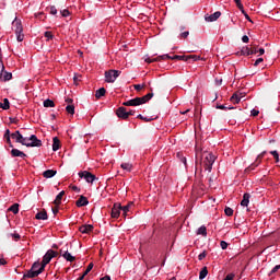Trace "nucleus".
Returning a JSON list of instances; mask_svg holds the SVG:
<instances>
[{"label": "nucleus", "instance_id": "f257e3e1", "mask_svg": "<svg viewBox=\"0 0 280 280\" xmlns=\"http://www.w3.org/2000/svg\"><path fill=\"white\" fill-rule=\"evenodd\" d=\"M203 154H206V156H203ZM195 159H197V161H201L203 170H206L208 173H211L217 156L211 152L208 153V149L205 148L203 143L201 141H197L195 142Z\"/></svg>", "mask_w": 280, "mask_h": 280}, {"label": "nucleus", "instance_id": "f03ea898", "mask_svg": "<svg viewBox=\"0 0 280 280\" xmlns=\"http://www.w3.org/2000/svg\"><path fill=\"white\" fill-rule=\"evenodd\" d=\"M3 139L7 141H40L37 136L28 133L25 129L16 130L11 133L10 129H7L3 133Z\"/></svg>", "mask_w": 280, "mask_h": 280}, {"label": "nucleus", "instance_id": "7ed1b4c3", "mask_svg": "<svg viewBox=\"0 0 280 280\" xmlns=\"http://www.w3.org/2000/svg\"><path fill=\"white\" fill-rule=\"evenodd\" d=\"M44 271H45V266L39 261H35L32 265L31 269L27 270V272L23 275V280L35 279L38 276H40Z\"/></svg>", "mask_w": 280, "mask_h": 280}, {"label": "nucleus", "instance_id": "20e7f679", "mask_svg": "<svg viewBox=\"0 0 280 280\" xmlns=\"http://www.w3.org/2000/svg\"><path fill=\"white\" fill-rule=\"evenodd\" d=\"M152 97H153V90H152V88H150L149 94H147L143 97H136L133 100L127 101V102L122 103V106H140V105H143V104L150 102V100H152Z\"/></svg>", "mask_w": 280, "mask_h": 280}, {"label": "nucleus", "instance_id": "39448f33", "mask_svg": "<svg viewBox=\"0 0 280 280\" xmlns=\"http://www.w3.org/2000/svg\"><path fill=\"white\" fill-rule=\"evenodd\" d=\"M121 71L116 69H109L104 72L106 83H115V81L120 77Z\"/></svg>", "mask_w": 280, "mask_h": 280}, {"label": "nucleus", "instance_id": "423d86ee", "mask_svg": "<svg viewBox=\"0 0 280 280\" xmlns=\"http://www.w3.org/2000/svg\"><path fill=\"white\" fill-rule=\"evenodd\" d=\"M59 254L52 249H48L47 253L44 255L43 260H42V266L44 268L47 267V265L50 262L52 258H56Z\"/></svg>", "mask_w": 280, "mask_h": 280}, {"label": "nucleus", "instance_id": "0eeeda50", "mask_svg": "<svg viewBox=\"0 0 280 280\" xmlns=\"http://www.w3.org/2000/svg\"><path fill=\"white\" fill-rule=\"evenodd\" d=\"M80 178H84L89 184H93L97 179L96 175L92 174L89 171L79 172Z\"/></svg>", "mask_w": 280, "mask_h": 280}, {"label": "nucleus", "instance_id": "6e6552de", "mask_svg": "<svg viewBox=\"0 0 280 280\" xmlns=\"http://www.w3.org/2000/svg\"><path fill=\"white\" fill-rule=\"evenodd\" d=\"M12 28L15 34H23L22 21L15 18L12 22Z\"/></svg>", "mask_w": 280, "mask_h": 280}, {"label": "nucleus", "instance_id": "1a4fd4ad", "mask_svg": "<svg viewBox=\"0 0 280 280\" xmlns=\"http://www.w3.org/2000/svg\"><path fill=\"white\" fill-rule=\"evenodd\" d=\"M122 206L120 203H114L112 211H110V217L113 219H118L121 213Z\"/></svg>", "mask_w": 280, "mask_h": 280}, {"label": "nucleus", "instance_id": "9d476101", "mask_svg": "<svg viewBox=\"0 0 280 280\" xmlns=\"http://www.w3.org/2000/svg\"><path fill=\"white\" fill-rule=\"evenodd\" d=\"M266 154V151H262L260 154H258L256 161L254 163H252L246 171H254L255 168H257V166L261 163V160L264 159Z\"/></svg>", "mask_w": 280, "mask_h": 280}, {"label": "nucleus", "instance_id": "9b49d317", "mask_svg": "<svg viewBox=\"0 0 280 280\" xmlns=\"http://www.w3.org/2000/svg\"><path fill=\"white\" fill-rule=\"evenodd\" d=\"M11 158L15 159V158H20L25 160L27 158V154L19 149L12 148L10 151Z\"/></svg>", "mask_w": 280, "mask_h": 280}, {"label": "nucleus", "instance_id": "f8f14e48", "mask_svg": "<svg viewBox=\"0 0 280 280\" xmlns=\"http://www.w3.org/2000/svg\"><path fill=\"white\" fill-rule=\"evenodd\" d=\"M13 74L12 72L4 71V66H2V70L0 72V81L8 82L12 80Z\"/></svg>", "mask_w": 280, "mask_h": 280}, {"label": "nucleus", "instance_id": "ddd939ff", "mask_svg": "<svg viewBox=\"0 0 280 280\" xmlns=\"http://www.w3.org/2000/svg\"><path fill=\"white\" fill-rule=\"evenodd\" d=\"M116 116L120 119L127 120L128 119V110L126 107H119L116 109Z\"/></svg>", "mask_w": 280, "mask_h": 280}, {"label": "nucleus", "instance_id": "4468645a", "mask_svg": "<svg viewBox=\"0 0 280 280\" xmlns=\"http://www.w3.org/2000/svg\"><path fill=\"white\" fill-rule=\"evenodd\" d=\"M21 143L26 148H40V145H43V142L40 141H32V142L21 141Z\"/></svg>", "mask_w": 280, "mask_h": 280}, {"label": "nucleus", "instance_id": "2eb2a0df", "mask_svg": "<svg viewBox=\"0 0 280 280\" xmlns=\"http://www.w3.org/2000/svg\"><path fill=\"white\" fill-rule=\"evenodd\" d=\"M221 15H222V13H221L220 11L214 12L213 14H210V15H206V22H214V21H217Z\"/></svg>", "mask_w": 280, "mask_h": 280}, {"label": "nucleus", "instance_id": "dca6fc26", "mask_svg": "<svg viewBox=\"0 0 280 280\" xmlns=\"http://www.w3.org/2000/svg\"><path fill=\"white\" fill-rule=\"evenodd\" d=\"M77 207L81 208V207H85L89 205V199L86 197H84V195H81L80 199H78V201L75 202Z\"/></svg>", "mask_w": 280, "mask_h": 280}, {"label": "nucleus", "instance_id": "f3484780", "mask_svg": "<svg viewBox=\"0 0 280 280\" xmlns=\"http://www.w3.org/2000/svg\"><path fill=\"white\" fill-rule=\"evenodd\" d=\"M57 171L56 170H46L43 172V176L46 179L52 178L54 176H56Z\"/></svg>", "mask_w": 280, "mask_h": 280}, {"label": "nucleus", "instance_id": "a211bd4d", "mask_svg": "<svg viewBox=\"0 0 280 280\" xmlns=\"http://www.w3.org/2000/svg\"><path fill=\"white\" fill-rule=\"evenodd\" d=\"M250 202V195L248 192H245L243 195V199L241 201L242 207H248V203Z\"/></svg>", "mask_w": 280, "mask_h": 280}, {"label": "nucleus", "instance_id": "6ab92c4d", "mask_svg": "<svg viewBox=\"0 0 280 280\" xmlns=\"http://www.w3.org/2000/svg\"><path fill=\"white\" fill-rule=\"evenodd\" d=\"M93 225H91V224H88V225H82L80 229H79V231L81 232V233H83V234H89L90 232H92L93 231Z\"/></svg>", "mask_w": 280, "mask_h": 280}, {"label": "nucleus", "instance_id": "aec40b11", "mask_svg": "<svg viewBox=\"0 0 280 280\" xmlns=\"http://www.w3.org/2000/svg\"><path fill=\"white\" fill-rule=\"evenodd\" d=\"M62 257L68 261V262H73L75 261V257H73L68 249L65 250V253L62 254Z\"/></svg>", "mask_w": 280, "mask_h": 280}, {"label": "nucleus", "instance_id": "412c9836", "mask_svg": "<svg viewBox=\"0 0 280 280\" xmlns=\"http://www.w3.org/2000/svg\"><path fill=\"white\" fill-rule=\"evenodd\" d=\"M120 167H121V170H124L128 173H131L132 168H133V164H131V163H121Z\"/></svg>", "mask_w": 280, "mask_h": 280}, {"label": "nucleus", "instance_id": "4be33fe9", "mask_svg": "<svg viewBox=\"0 0 280 280\" xmlns=\"http://www.w3.org/2000/svg\"><path fill=\"white\" fill-rule=\"evenodd\" d=\"M185 62H188L190 60H192L194 62L198 61L201 59L200 56H197V55H185Z\"/></svg>", "mask_w": 280, "mask_h": 280}, {"label": "nucleus", "instance_id": "5701e85b", "mask_svg": "<svg viewBox=\"0 0 280 280\" xmlns=\"http://www.w3.org/2000/svg\"><path fill=\"white\" fill-rule=\"evenodd\" d=\"M230 101L234 104L241 103V97L238 92H234V94L231 96Z\"/></svg>", "mask_w": 280, "mask_h": 280}, {"label": "nucleus", "instance_id": "b1692460", "mask_svg": "<svg viewBox=\"0 0 280 280\" xmlns=\"http://www.w3.org/2000/svg\"><path fill=\"white\" fill-rule=\"evenodd\" d=\"M65 190H61V192H59V195H57V197H56V199H55V201H54V205H56L57 207H59L60 206V203H61V199H62V197L65 196Z\"/></svg>", "mask_w": 280, "mask_h": 280}, {"label": "nucleus", "instance_id": "393cba45", "mask_svg": "<svg viewBox=\"0 0 280 280\" xmlns=\"http://www.w3.org/2000/svg\"><path fill=\"white\" fill-rule=\"evenodd\" d=\"M165 60H171V56L167 54L158 56L156 58H154L153 61L160 62V61H165Z\"/></svg>", "mask_w": 280, "mask_h": 280}, {"label": "nucleus", "instance_id": "a878e982", "mask_svg": "<svg viewBox=\"0 0 280 280\" xmlns=\"http://www.w3.org/2000/svg\"><path fill=\"white\" fill-rule=\"evenodd\" d=\"M106 95V90L105 88H100L98 90H96V100L102 98L103 96Z\"/></svg>", "mask_w": 280, "mask_h": 280}, {"label": "nucleus", "instance_id": "bb28decb", "mask_svg": "<svg viewBox=\"0 0 280 280\" xmlns=\"http://www.w3.org/2000/svg\"><path fill=\"white\" fill-rule=\"evenodd\" d=\"M8 211L14 213V214H18L20 212V205L19 203H14L12 205Z\"/></svg>", "mask_w": 280, "mask_h": 280}, {"label": "nucleus", "instance_id": "cd10ccee", "mask_svg": "<svg viewBox=\"0 0 280 280\" xmlns=\"http://www.w3.org/2000/svg\"><path fill=\"white\" fill-rule=\"evenodd\" d=\"M35 218L37 220H47L48 219L47 211L43 210L42 212H38Z\"/></svg>", "mask_w": 280, "mask_h": 280}, {"label": "nucleus", "instance_id": "c85d7f7f", "mask_svg": "<svg viewBox=\"0 0 280 280\" xmlns=\"http://www.w3.org/2000/svg\"><path fill=\"white\" fill-rule=\"evenodd\" d=\"M0 108L3 110L10 109V101L8 98H3V103H0Z\"/></svg>", "mask_w": 280, "mask_h": 280}, {"label": "nucleus", "instance_id": "c756f323", "mask_svg": "<svg viewBox=\"0 0 280 280\" xmlns=\"http://www.w3.org/2000/svg\"><path fill=\"white\" fill-rule=\"evenodd\" d=\"M208 276V268L203 267V269H201V271H199V280H205Z\"/></svg>", "mask_w": 280, "mask_h": 280}, {"label": "nucleus", "instance_id": "7c9ffc66", "mask_svg": "<svg viewBox=\"0 0 280 280\" xmlns=\"http://www.w3.org/2000/svg\"><path fill=\"white\" fill-rule=\"evenodd\" d=\"M131 206H133V203H128L126 207H121V211H122V215L127 217V213L130 211Z\"/></svg>", "mask_w": 280, "mask_h": 280}, {"label": "nucleus", "instance_id": "2f4dec72", "mask_svg": "<svg viewBox=\"0 0 280 280\" xmlns=\"http://www.w3.org/2000/svg\"><path fill=\"white\" fill-rule=\"evenodd\" d=\"M171 60H178V61H185L186 62V55H184V56H179V55L171 56Z\"/></svg>", "mask_w": 280, "mask_h": 280}, {"label": "nucleus", "instance_id": "473e14b6", "mask_svg": "<svg viewBox=\"0 0 280 280\" xmlns=\"http://www.w3.org/2000/svg\"><path fill=\"white\" fill-rule=\"evenodd\" d=\"M241 55L245 56V57H248L250 56V48L249 47H243L241 49Z\"/></svg>", "mask_w": 280, "mask_h": 280}, {"label": "nucleus", "instance_id": "72a5a7b5", "mask_svg": "<svg viewBox=\"0 0 280 280\" xmlns=\"http://www.w3.org/2000/svg\"><path fill=\"white\" fill-rule=\"evenodd\" d=\"M197 234L207 236V228L202 225L201 228H199V230H197Z\"/></svg>", "mask_w": 280, "mask_h": 280}, {"label": "nucleus", "instance_id": "f704fd0d", "mask_svg": "<svg viewBox=\"0 0 280 280\" xmlns=\"http://www.w3.org/2000/svg\"><path fill=\"white\" fill-rule=\"evenodd\" d=\"M60 148H61V142L60 141H54L52 151L57 152Z\"/></svg>", "mask_w": 280, "mask_h": 280}, {"label": "nucleus", "instance_id": "c9c22d12", "mask_svg": "<svg viewBox=\"0 0 280 280\" xmlns=\"http://www.w3.org/2000/svg\"><path fill=\"white\" fill-rule=\"evenodd\" d=\"M177 159H179L183 162L184 166H187L186 156H184L182 152L177 153Z\"/></svg>", "mask_w": 280, "mask_h": 280}, {"label": "nucleus", "instance_id": "e433bc0d", "mask_svg": "<svg viewBox=\"0 0 280 280\" xmlns=\"http://www.w3.org/2000/svg\"><path fill=\"white\" fill-rule=\"evenodd\" d=\"M44 107L49 108V107H55V103L50 100L44 101Z\"/></svg>", "mask_w": 280, "mask_h": 280}, {"label": "nucleus", "instance_id": "4c0bfd02", "mask_svg": "<svg viewBox=\"0 0 280 280\" xmlns=\"http://www.w3.org/2000/svg\"><path fill=\"white\" fill-rule=\"evenodd\" d=\"M18 43H23L25 35L23 33H15Z\"/></svg>", "mask_w": 280, "mask_h": 280}, {"label": "nucleus", "instance_id": "58836bf2", "mask_svg": "<svg viewBox=\"0 0 280 280\" xmlns=\"http://www.w3.org/2000/svg\"><path fill=\"white\" fill-rule=\"evenodd\" d=\"M66 110H67L68 114L74 115V106L72 104L68 105L66 107Z\"/></svg>", "mask_w": 280, "mask_h": 280}, {"label": "nucleus", "instance_id": "ea45409f", "mask_svg": "<svg viewBox=\"0 0 280 280\" xmlns=\"http://www.w3.org/2000/svg\"><path fill=\"white\" fill-rule=\"evenodd\" d=\"M224 213H225V215H228V217H232V215L234 214V210L231 209V208H229V207H226V208L224 209Z\"/></svg>", "mask_w": 280, "mask_h": 280}, {"label": "nucleus", "instance_id": "a19ab883", "mask_svg": "<svg viewBox=\"0 0 280 280\" xmlns=\"http://www.w3.org/2000/svg\"><path fill=\"white\" fill-rule=\"evenodd\" d=\"M270 154L275 158L276 163L280 162L279 153L276 150L275 151H270Z\"/></svg>", "mask_w": 280, "mask_h": 280}, {"label": "nucleus", "instance_id": "79ce46f5", "mask_svg": "<svg viewBox=\"0 0 280 280\" xmlns=\"http://www.w3.org/2000/svg\"><path fill=\"white\" fill-rule=\"evenodd\" d=\"M93 267H94V264L90 262L83 275L88 276L92 271Z\"/></svg>", "mask_w": 280, "mask_h": 280}, {"label": "nucleus", "instance_id": "37998d69", "mask_svg": "<svg viewBox=\"0 0 280 280\" xmlns=\"http://www.w3.org/2000/svg\"><path fill=\"white\" fill-rule=\"evenodd\" d=\"M45 38H47V42L51 40L54 38V35L51 32L47 31L44 33Z\"/></svg>", "mask_w": 280, "mask_h": 280}, {"label": "nucleus", "instance_id": "c03bdc74", "mask_svg": "<svg viewBox=\"0 0 280 280\" xmlns=\"http://www.w3.org/2000/svg\"><path fill=\"white\" fill-rule=\"evenodd\" d=\"M257 54H258L257 46H254V47L249 48V56H254V55H257Z\"/></svg>", "mask_w": 280, "mask_h": 280}, {"label": "nucleus", "instance_id": "a18cd8bd", "mask_svg": "<svg viewBox=\"0 0 280 280\" xmlns=\"http://www.w3.org/2000/svg\"><path fill=\"white\" fill-rule=\"evenodd\" d=\"M233 1L235 2V4L238 8V10H243L244 9V5H243L241 0H233Z\"/></svg>", "mask_w": 280, "mask_h": 280}, {"label": "nucleus", "instance_id": "49530a36", "mask_svg": "<svg viewBox=\"0 0 280 280\" xmlns=\"http://www.w3.org/2000/svg\"><path fill=\"white\" fill-rule=\"evenodd\" d=\"M81 78H82V75L81 74H75L74 77H73V80H74V84L75 85H78L79 84V82L81 81Z\"/></svg>", "mask_w": 280, "mask_h": 280}, {"label": "nucleus", "instance_id": "de8ad7c7", "mask_svg": "<svg viewBox=\"0 0 280 280\" xmlns=\"http://www.w3.org/2000/svg\"><path fill=\"white\" fill-rule=\"evenodd\" d=\"M220 246H221L222 250H226L229 244H228V242H225V241H221V242H220Z\"/></svg>", "mask_w": 280, "mask_h": 280}, {"label": "nucleus", "instance_id": "09e8293b", "mask_svg": "<svg viewBox=\"0 0 280 280\" xmlns=\"http://www.w3.org/2000/svg\"><path fill=\"white\" fill-rule=\"evenodd\" d=\"M47 10H49V13L52 14V15L57 14V9H56L55 5H52L50 8H47Z\"/></svg>", "mask_w": 280, "mask_h": 280}, {"label": "nucleus", "instance_id": "8fccbe9b", "mask_svg": "<svg viewBox=\"0 0 280 280\" xmlns=\"http://www.w3.org/2000/svg\"><path fill=\"white\" fill-rule=\"evenodd\" d=\"M206 258H207V252L203 250V252H201V254H199V261H202Z\"/></svg>", "mask_w": 280, "mask_h": 280}, {"label": "nucleus", "instance_id": "3c124183", "mask_svg": "<svg viewBox=\"0 0 280 280\" xmlns=\"http://www.w3.org/2000/svg\"><path fill=\"white\" fill-rule=\"evenodd\" d=\"M133 89H135L137 92H140V91H142L143 89H145V85H140V84L133 85Z\"/></svg>", "mask_w": 280, "mask_h": 280}, {"label": "nucleus", "instance_id": "603ef678", "mask_svg": "<svg viewBox=\"0 0 280 280\" xmlns=\"http://www.w3.org/2000/svg\"><path fill=\"white\" fill-rule=\"evenodd\" d=\"M240 11L244 14V16L247 21L252 22L250 16H248V13L244 10V8Z\"/></svg>", "mask_w": 280, "mask_h": 280}, {"label": "nucleus", "instance_id": "864d4df0", "mask_svg": "<svg viewBox=\"0 0 280 280\" xmlns=\"http://www.w3.org/2000/svg\"><path fill=\"white\" fill-rule=\"evenodd\" d=\"M235 275L234 273H229L225 276V278L223 280H234Z\"/></svg>", "mask_w": 280, "mask_h": 280}, {"label": "nucleus", "instance_id": "5fc2aeb1", "mask_svg": "<svg viewBox=\"0 0 280 280\" xmlns=\"http://www.w3.org/2000/svg\"><path fill=\"white\" fill-rule=\"evenodd\" d=\"M217 108L221 110L234 109V107H225L224 105H218Z\"/></svg>", "mask_w": 280, "mask_h": 280}, {"label": "nucleus", "instance_id": "6e6d98bb", "mask_svg": "<svg viewBox=\"0 0 280 280\" xmlns=\"http://www.w3.org/2000/svg\"><path fill=\"white\" fill-rule=\"evenodd\" d=\"M242 42H243L244 44H248V42H250V38H248L247 35H244V36L242 37Z\"/></svg>", "mask_w": 280, "mask_h": 280}, {"label": "nucleus", "instance_id": "4d7b16f0", "mask_svg": "<svg viewBox=\"0 0 280 280\" xmlns=\"http://www.w3.org/2000/svg\"><path fill=\"white\" fill-rule=\"evenodd\" d=\"M10 235L14 238V241H19V240H21V235H20V234H18V233L10 234Z\"/></svg>", "mask_w": 280, "mask_h": 280}, {"label": "nucleus", "instance_id": "13d9d810", "mask_svg": "<svg viewBox=\"0 0 280 280\" xmlns=\"http://www.w3.org/2000/svg\"><path fill=\"white\" fill-rule=\"evenodd\" d=\"M61 14L63 18H67L70 15V12H69V10H63V11H61Z\"/></svg>", "mask_w": 280, "mask_h": 280}, {"label": "nucleus", "instance_id": "bf43d9fd", "mask_svg": "<svg viewBox=\"0 0 280 280\" xmlns=\"http://www.w3.org/2000/svg\"><path fill=\"white\" fill-rule=\"evenodd\" d=\"M250 114H252V116L257 117V116H259V110L253 109V110L250 112Z\"/></svg>", "mask_w": 280, "mask_h": 280}, {"label": "nucleus", "instance_id": "052dcab7", "mask_svg": "<svg viewBox=\"0 0 280 280\" xmlns=\"http://www.w3.org/2000/svg\"><path fill=\"white\" fill-rule=\"evenodd\" d=\"M264 61V58H258L256 59L254 67H257L259 63H261Z\"/></svg>", "mask_w": 280, "mask_h": 280}, {"label": "nucleus", "instance_id": "680f3d73", "mask_svg": "<svg viewBox=\"0 0 280 280\" xmlns=\"http://www.w3.org/2000/svg\"><path fill=\"white\" fill-rule=\"evenodd\" d=\"M279 269H280V265L275 266L273 269L271 270V273L278 272Z\"/></svg>", "mask_w": 280, "mask_h": 280}, {"label": "nucleus", "instance_id": "e2e57ef3", "mask_svg": "<svg viewBox=\"0 0 280 280\" xmlns=\"http://www.w3.org/2000/svg\"><path fill=\"white\" fill-rule=\"evenodd\" d=\"M188 36H189V32L188 31H186V32L180 34L182 38H187Z\"/></svg>", "mask_w": 280, "mask_h": 280}, {"label": "nucleus", "instance_id": "0e129e2a", "mask_svg": "<svg viewBox=\"0 0 280 280\" xmlns=\"http://www.w3.org/2000/svg\"><path fill=\"white\" fill-rule=\"evenodd\" d=\"M70 188H72L73 191L80 192V188L77 185L70 186Z\"/></svg>", "mask_w": 280, "mask_h": 280}, {"label": "nucleus", "instance_id": "69168bd1", "mask_svg": "<svg viewBox=\"0 0 280 280\" xmlns=\"http://www.w3.org/2000/svg\"><path fill=\"white\" fill-rule=\"evenodd\" d=\"M51 210H52V213H54L55 215L59 212L58 206H56V208H52Z\"/></svg>", "mask_w": 280, "mask_h": 280}, {"label": "nucleus", "instance_id": "338daca9", "mask_svg": "<svg viewBox=\"0 0 280 280\" xmlns=\"http://www.w3.org/2000/svg\"><path fill=\"white\" fill-rule=\"evenodd\" d=\"M100 280H112V279H110V276H104V277L100 278Z\"/></svg>", "mask_w": 280, "mask_h": 280}, {"label": "nucleus", "instance_id": "774afa93", "mask_svg": "<svg viewBox=\"0 0 280 280\" xmlns=\"http://www.w3.org/2000/svg\"><path fill=\"white\" fill-rule=\"evenodd\" d=\"M66 103H67L68 105H72L73 100H71V98H66Z\"/></svg>", "mask_w": 280, "mask_h": 280}]
</instances>
